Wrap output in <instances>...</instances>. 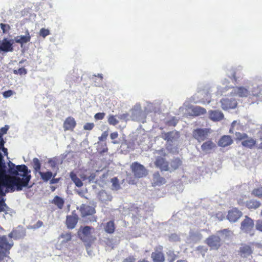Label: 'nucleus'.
<instances>
[{"mask_svg":"<svg viewBox=\"0 0 262 262\" xmlns=\"http://www.w3.org/2000/svg\"><path fill=\"white\" fill-rule=\"evenodd\" d=\"M8 172L11 175L6 174L5 166H0V182L11 192L15 190L21 191L24 187L28 186L31 176V171L25 165L16 166L11 162L8 163Z\"/></svg>","mask_w":262,"mask_h":262,"instance_id":"nucleus-1","label":"nucleus"},{"mask_svg":"<svg viewBox=\"0 0 262 262\" xmlns=\"http://www.w3.org/2000/svg\"><path fill=\"white\" fill-rule=\"evenodd\" d=\"M251 88L250 85L236 87H230L226 85L224 88H217L216 94L247 97L251 96Z\"/></svg>","mask_w":262,"mask_h":262,"instance_id":"nucleus-2","label":"nucleus"},{"mask_svg":"<svg viewBox=\"0 0 262 262\" xmlns=\"http://www.w3.org/2000/svg\"><path fill=\"white\" fill-rule=\"evenodd\" d=\"M13 245L12 242H10L6 236H0V262L8 256Z\"/></svg>","mask_w":262,"mask_h":262,"instance_id":"nucleus-3","label":"nucleus"},{"mask_svg":"<svg viewBox=\"0 0 262 262\" xmlns=\"http://www.w3.org/2000/svg\"><path fill=\"white\" fill-rule=\"evenodd\" d=\"M130 169L136 178H143L147 174V170L144 166L137 162H133L131 164Z\"/></svg>","mask_w":262,"mask_h":262,"instance_id":"nucleus-4","label":"nucleus"},{"mask_svg":"<svg viewBox=\"0 0 262 262\" xmlns=\"http://www.w3.org/2000/svg\"><path fill=\"white\" fill-rule=\"evenodd\" d=\"M165 156V153L164 154L163 157L157 156L154 162L155 166L162 171L169 170V162L166 160Z\"/></svg>","mask_w":262,"mask_h":262,"instance_id":"nucleus-5","label":"nucleus"},{"mask_svg":"<svg viewBox=\"0 0 262 262\" xmlns=\"http://www.w3.org/2000/svg\"><path fill=\"white\" fill-rule=\"evenodd\" d=\"M210 133V129L208 128H197L193 131L192 135L194 139L201 142L204 141Z\"/></svg>","mask_w":262,"mask_h":262,"instance_id":"nucleus-6","label":"nucleus"},{"mask_svg":"<svg viewBox=\"0 0 262 262\" xmlns=\"http://www.w3.org/2000/svg\"><path fill=\"white\" fill-rule=\"evenodd\" d=\"M92 229V228L89 226H85L83 228L80 236L83 242L91 244L96 240V237H93L91 234Z\"/></svg>","mask_w":262,"mask_h":262,"instance_id":"nucleus-7","label":"nucleus"},{"mask_svg":"<svg viewBox=\"0 0 262 262\" xmlns=\"http://www.w3.org/2000/svg\"><path fill=\"white\" fill-rule=\"evenodd\" d=\"M254 227V222L253 220L247 216H245V219L242 222L241 229L245 232L250 233L253 235L251 231Z\"/></svg>","mask_w":262,"mask_h":262,"instance_id":"nucleus-8","label":"nucleus"},{"mask_svg":"<svg viewBox=\"0 0 262 262\" xmlns=\"http://www.w3.org/2000/svg\"><path fill=\"white\" fill-rule=\"evenodd\" d=\"M230 231L228 229H225L217 232V236H214V249H217L221 245V238H224L230 235Z\"/></svg>","mask_w":262,"mask_h":262,"instance_id":"nucleus-9","label":"nucleus"},{"mask_svg":"<svg viewBox=\"0 0 262 262\" xmlns=\"http://www.w3.org/2000/svg\"><path fill=\"white\" fill-rule=\"evenodd\" d=\"M242 212L236 208H233L228 211L227 216L230 222L235 223L242 216Z\"/></svg>","mask_w":262,"mask_h":262,"instance_id":"nucleus-10","label":"nucleus"},{"mask_svg":"<svg viewBox=\"0 0 262 262\" xmlns=\"http://www.w3.org/2000/svg\"><path fill=\"white\" fill-rule=\"evenodd\" d=\"M220 103L222 108L224 110L229 108H234L236 107L237 104V101L234 99H229L228 98L222 99L220 101Z\"/></svg>","mask_w":262,"mask_h":262,"instance_id":"nucleus-11","label":"nucleus"},{"mask_svg":"<svg viewBox=\"0 0 262 262\" xmlns=\"http://www.w3.org/2000/svg\"><path fill=\"white\" fill-rule=\"evenodd\" d=\"M13 40H8L7 38H4L0 41V52H8L13 51Z\"/></svg>","mask_w":262,"mask_h":262,"instance_id":"nucleus-12","label":"nucleus"},{"mask_svg":"<svg viewBox=\"0 0 262 262\" xmlns=\"http://www.w3.org/2000/svg\"><path fill=\"white\" fill-rule=\"evenodd\" d=\"M76 122L75 119L72 117H67L63 124V127L64 131H73L76 126Z\"/></svg>","mask_w":262,"mask_h":262,"instance_id":"nucleus-13","label":"nucleus"},{"mask_svg":"<svg viewBox=\"0 0 262 262\" xmlns=\"http://www.w3.org/2000/svg\"><path fill=\"white\" fill-rule=\"evenodd\" d=\"M162 247L160 248L159 249L157 248L154 252H152L151 258L153 262H164L165 256L162 251Z\"/></svg>","mask_w":262,"mask_h":262,"instance_id":"nucleus-14","label":"nucleus"},{"mask_svg":"<svg viewBox=\"0 0 262 262\" xmlns=\"http://www.w3.org/2000/svg\"><path fill=\"white\" fill-rule=\"evenodd\" d=\"M80 212L82 217L93 215L96 213L95 208L86 204H82L80 207Z\"/></svg>","mask_w":262,"mask_h":262,"instance_id":"nucleus-15","label":"nucleus"},{"mask_svg":"<svg viewBox=\"0 0 262 262\" xmlns=\"http://www.w3.org/2000/svg\"><path fill=\"white\" fill-rule=\"evenodd\" d=\"M78 220V216L76 214H73L67 216L66 224L68 228L73 229L76 225Z\"/></svg>","mask_w":262,"mask_h":262,"instance_id":"nucleus-16","label":"nucleus"},{"mask_svg":"<svg viewBox=\"0 0 262 262\" xmlns=\"http://www.w3.org/2000/svg\"><path fill=\"white\" fill-rule=\"evenodd\" d=\"M30 40L31 35H30L28 31L26 32L25 35L17 36L14 38L15 42L19 43L21 45V47H22L24 43L29 42Z\"/></svg>","mask_w":262,"mask_h":262,"instance_id":"nucleus-17","label":"nucleus"},{"mask_svg":"<svg viewBox=\"0 0 262 262\" xmlns=\"http://www.w3.org/2000/svg\"><path fill=\"white\" fill-rule=\"evenodd\" d=\"M239 255L243 257H247L252 253L250 246L247 245H242L239 249Z\"/></svg>","mask_w":262,"mask_h":262,"instance_id":"nucleus-18","label":"nucleus"},{"mask_svg":"<svg viewBox=\"0 0 262 262\" xmlns=\"http://www.w3.org/2000/svg\"><path fill=\"white\" fill-rule=\"evenodd\" d=\"M166 180L164 178L161 177L159 172L157 171L153 174V185L160 186L164 184Z\"/></svg>","mask_w":262,"mask_h":262,"instance_id":"nucleus-19","label":"nucleus"},{"mask_svg":"<svg viewBox=\"0 0 262 262\" xmlns=\"http://www.w3.org/2000/svg\"><path fill=\"white\" fill-rule=\"evenodd\" d=\"M233 140L230 136H223L219 141L218 144L221 147H226L231 145Z\"/></svg>","mask_w":262,"mask_h":262,"instance_id":"nucleus-20","label":"nucleus"},{"mask_svg":"<svg viewBox=\"0 0 262 262\" xmlns=\"http://www.w3.org/2000/svg\"><path fill=\"white\" fill-rule=\"evenodd\" d=\"M256 141L255 139L248 136L242 141V145L247 148H252L256 145Z\"/></svg>","mask_w":262,"mask_h":262,"instance_id":"nucleus-21","label":"nucleus"},{"mask_svg":"<svg viewBox=\"0 0 262 262\" xmlns=\"http://www.w3.org/2000/svg\"><path fill=\"white\" fill-rule=\"evenodd\" d=\"M98 196L99 199L103 203L111 201L112 199V196L104 190L100 191L99 193Z\"/></svg>","mask_w":262,"mask_h":262,"instance_id":"nucleus-22","label":"nucleus"},{"mask_svg":"<svg viewBox=\"0 0 262 262\" xmlns=\"http://www.w3.org/2000/svg\"><path fill=\"white\" fill-rule=\"evenodd\" d=\"M51 203L56 206L58 209H62L64 204V201L61 197L56 195L52 200Z\"/></svg>","mask_w":262,"mask_h":262,"instance_id":"nucleus-23","label":"nucleus"},{"mask_svg":"<svg viewBox=\"0 0 262 262\" xmlns=\"http://www.w3.org/2000/svg\"><path fill=\"white\" fill-rule=\"evenodd\" d=\"M41 179L44 182H48L49 180H50L52 177H55L56 176V173L54 175L53 174L52 172L50 171H48L46 172H39V173Z\"/></svg>","mask_w":262,"mask_h":262,"instance_id":"nucleus-24","label":"nucleus"},{"mask_svg":"<svg viewBox=\"0 0 262 262\" xmlns=\"http://www.w3.org/2000/svg\"><path fill=\"white\" fill-rule=\"evenodd\" d=\"M105 231L109 234H112L115 230V225L114 221L107 222L104 226Z\"/></svg>","mask_w":262,"mask_h":262,"instance_id":"nucleus-25","label":"nucleus"},{"mask_svg":"<svg viewBox=\"0 0 262 262\" xmlns=\"http://www.w3.org/2000/svg\"><path fill=\"white\" fill-rule=\"evenodd\" d=\"M70 176L72 180V181L74 183L75 185L78 187H81L83 185V183L81 180L78 178L74 172H71L70 173Z\"/></svg>","mask_w":262,"mask_h":262,"instance_id":"nucleus-26","label":"nucleus"},{"mask_svg":"<svg viewBox=\"0 0 262 262\" xmlns=\"http://www.w3.org/2000/svg\"><path fill=\"white\" fill-rule=\"evenodd\" d=\"M261 203L259 201L255 200H251L246 203V206L249 209H256L259 207Z\"/></svg>","mask_w":262,"mask_h":262,"instance_id":"nucleus-27","label":"nucleus"},{"mask_svg":"<svg viewBox=\"0 0 262 262\" xmlns=\"http://www.w3.org/2000/svg\"><path fill=\"white\" fill-rule=\"evenodd\" d=\"M32 166L33 167L34 172L35 173H39V172H40L41 164L38 158H34L33 159Z\"/></svg>","mask_w":262,"mask_h":262,"instance_id":"nucleus-28","label":"nucleus"},{"mask_svg":"<svg viewBox=\"0 0 262 262\" xmlns=\"http://www.w3.org/2000/svg\"><path fill=\"white\" fill-rule=\"evenodd\" d=\"M213 147V143L211 141H208L204 143L202 146V150L206 154L208 153Z\"/></svg>","mask_w":262,"mask_h":262,"instance_id":"nucleus-29","label":"nucleus"},{"mask_svg":"<svg viewBox=\"0 0 262 262\" xmlns=\"http://www.w3.org/2000/svg\"><path fill=\"white\" fill-rule=\"evenodd\" d=\"M182 161L179 158L172 159L170 162L171 169L172 170H176L182 165Z\"/></svg>","mask_w":262,"mask_h":262,"instance_id":"nucleus-30","label":"nucleus"},{"mask_svg":"<svg viewBox=\"0 0 262 262\" xmlns=\"http://www.w3.org/2000/svg\"><path fill=\"white\" fill-rule=\"evenodd\" d=\"M192 112L195 116L204 114L206 113L205 108L200 106H195L192 108Z\"/></svg>","mask_w":262,"mask_h":262,"instance_id":"nucleus-31","label":"nucleus"},{"mask_svg":"<svg viewBox=\"0 0 262 262\" xmlns=\"http://www.w3.org/2000/svg\"><path fill=\"white\" fill-rule=\"evenodd\" d=\"M117 115H110L108 117V123L110 125L115 126L118 124L119 121L117 118Z\"/></svg>","mask_w":262,"mask_h":262,"instance_id":"nucleus-32","label":"nucleus"},{"mask_svg":"<svg viewBox=\"0 0 262 262\" xmlns=\"http://www.w3.org/2000/svg\"><path fill=\"white\" fill-rule=\"evenodd\" d=\"M60 238H63L62 243H66L71 240L72 235L70 232L62 233L60 235Z\"/></svg>","mask_w":262,"mask_h":262,"instance_id":"nucleus-33","label":"nucleus"},{"mask_svg":"<svg viewBox=\"0 0 262 262\" xmlns=\"http://www.w3.org/2000/svg\"><path fill=\"white\" fill-rule=\"evenodd\" d=\"M173 134V132H169L167 133H162L161 137L162 138L166 141H170L173 139L172 134Z\"/></svg>","mask_w":262,"mask_h":262,"instance_id":"nucleus-34","label":"nucleus"},{"mask_svg":"<svg viewBox=\"0 0 262 262\" xmlns=\"http://www.w3.org/2000/svg\"><path fill=\"white\" fill-rule=\"evenodd\" d=\"M251 89V96H258V94L260 93V89L258 86H254L253 84L250 85Z\"/></svg>","mask_w":262,"mask_h":262,"instance_id":"nucleus-35","label":"nucleus"},{"mask_svg":"<svg viewBox=\"0 0 262 262\" xmlns=\"http://www.w3.org/2000/svg\"><path fill=\"white\" fill-rule=\"evenodd\" d=\"M177 258V256L173 251H169L167 253V261L168 262H174Z\"/></svg>","mask_w":262,"mask_h":262,"instance_id":"nucleus-36","label":"nucleus"},{"mask_svg":"<svg viewBox=\"0 0 262 262\" xmlns=\"http://www.w3.org/2000/svg\"><path fill=\"white\" fill-rule=\"evenodd\" d=\"M224 118L223 114L219 111H214V121H220Z\"/></svg>","mask_w":262,"mask_h":262,"instance_id":"nucleus-37","label":"nucleus"},{"mask_svg":"<svg viewBox=\"0 0 262 262\" xmlns=\"http://www.w3.org/2000/svg\"><path fill=\"white\" fill-rule=\"evenodd\" d=\"M253 195L257 197L262 196V186L257 188L254 189L252 193Z\"/></svg>","mask_w":262,"mask_h":262,"instance_id":"nucleus-38","label":"nucleus"},{"mask_svg":"<svg viewBox=\"0 0 262 262\" xmlns=\"http://www.w3.org/2000/svg\"><path fill=\"white\" fill-rule=\"evenodd\" d=\"M39 35L43 38H45L46 36L50 34V31L48 29L45 28H41L39 31Z\"/></svg>","mask_w":262,"mask_h":262,"instance_id":"nucleus-39","label":"nucleus"},{"mask_svg":"<svg viewBox=\"0 0 262 262\" xmlns=\"http://www.w3.org/2000/svg\"><path fill=\"white\" fill-rule=\"evenodd\" d=\"M27 73V70L24 68H20L18 70H13V73L15 74L26 75Z\"/></svg>","mask_w":262,"mask_h":262,"instance_id":"nucleus-40","label":"nucleus"},{"mask_svg":"<svg viewBox=\"0 0 262 262\" xmlns=\"http://www.w3.org/2000/svg\"><path fill=\"white\" fill-rule=\"evenodd\" d=\"M215 216L219 221H222L223 219H225L227 216L226 215L225 213L219 211L216 213Z\"/></svg>","mask_w":262,"mask_h":262,"instance_id":"nucleus-41","label":"nucleus"},{"mask_svg":"<svg viewBox=\"0 0 262 262\" xmlns=\"http://www.w3.org/2000/svg\"><path fill=\"white\" fill-rule=\"evenodd\" d=\"M235 136L238 140H242V141L245 139V138L247 137L248 135L245 133H240L236 132Z\"/></svg>","mask_w":262,"mask_h":262,"instance_id":"nucleus-42","label":"nucleus"},{"mask_svg":"<svg viewBox=\"0 0 262 262\" xmlns=\"http://www.w3.org/2000/svg\"><path fill=\"white\" fill-rule=\"evenodd\" d=\"M0 26L3 30V33H6L10 29V27L8 24L1 23Z\"/></svg>","mask_w":262,"mask_h":262,"instance_id":"nucleus-43","label":"nucleus"},{"mask_svg":"<svg viewBox=\"0 0 262 262\" xmlns=\"http://www.w3.org/2000/svg\"><path fill=\"white\" fill-rule=\"evenodd\" d=\"M94 127V124L93 123H86L83 126L84 130H91Z\"/></svg>","mask_w":262,"mask_h":262,"instance_id":"nucleus-44","label":"nucleus"},{"mask_svg":"<svg viewBox=\"0 0 262 262\" xmlns=\"http://www.w3.org/2000/svg\"><path fill=\"white\" fill-rule=\"evenodd\" d=\"M105 114L104 113H98L94 116L96 120H102L104 118Z\"/></svg>","mask_w":262,"mask_h":262,"instance_id":"nucleus-45","label":"nucleus"},{"mask_svg":"<svg viewBox=\"0 0 262 262\" xmlns=\"http://www.w3.org/2000/svg\"><path fill=\"white\" fill-rule=\"evenodd\" d=\"M128 116L129 114L128 113H124L119 115L118 118L121 120L127 121L128 120Z\"/></svg>","mask_w":262,"mask_h":262,"instance_id":"nucleus-46","label":"nucleus"},{"mask_svg":"<svg viewBox=\"0 0 262 262\" xmlns=\"http://www.w3.org/2000/svg\"><path fill=\"white\" fill-rule=\"evenodd\" d=\"M229 77L231 79V80L233 81H236L237 78L235 76V73L234 70H232L230 72V73H228Z\"/></svg>","mask_w":262,"mask_h":262,"instance_id":"nucleus-47","label":"nucleus"},{"mask_svg":"<svg viewBox=\"0 0 262 262\" xmlns=\"http://www.w3.org/2000/svg\"><path fill=\"white\" fill-rule=\"evenodd\" d=\"M14 92L12 90H8L3 92V95L5 98H8L13 94Z\"/></svg>","mask_w":262,"mask_h":262,"instance_id":"nucleus-48","label":"nucleus"},{"mask_svg":"<svg viewBox=\"0 0 262 262\" xmlns=\"http://www.w3.org/2000/svg\"><path fill=\"white\" fill-rule=\"evenodd\" d=\"M136 258L134 256H129L126 258L124 259L122 262H135Z\"/></svg>","mask_w":262,"mask_h":262,"instance_id":"nucleus-49","label":"nucleus"},{"mask_svg":"<svg viewBox=\"0 0 262 262\" xmlns=\"http://www.w3.org/2000/svg\"><path fill=\"white\" fill-rule=\"evenodd\" d=\"M256 229L257 230L262 232V221L260 220H258L256 223Z\"/></svg>","mask_w":262,"mask_h":262,"instance_id":"nucleus-50","label":"nucleus"},{"mask_svg":"<svg viewBox=\"0 0 262 262\" xmlns=\"http://www.w3.org/2000/svg\"><path fill=\"white\" fill-rule=\"evenodd\" d=\"M111 182L113 183V185L115 187H119L118 180L117 178H114L112 179Z\"/></svg>","mask_w":262,"mask_h":262,"instance_id":"nucleus-51","label":"nucleus"},{"mask_svg":"<svg viewBox=\"0 0 262 262\" xmlns=\"http://www.w3.org/2000/svg\"><path fill=\"white\" fill-rule=\"evenodd\" d=\"M108 136V133L106 131L104 132L101 136L99 137V141H103L106 139L107 137Z\"/></svg>","mask_w":262,"mask_h":262,"instance_id":"nucleus-52","label":"nucleus"},{"mask_svg":"<svg viewBox=\"0 0 262 262\" xmlns=\"http://www.w3.org/2000/svg\"><path fill=\"white\" fill-rule=\"evenodd\" d=\"M43 225V223L41 221H38L37 223L33 225V229H37L40 228Z\"/></svg>","mask_w":262,"mask_h":262,"instance_id":"nucleus-53","label":"nucleus"},{"mask_svg":"<svg viewBox=\"0 0 262 262\" xmlns=\"http://www.w3.org/2000/svg\"><path fill=\"white\" fill-rule=\"evenodd\" d=\"M110 137L111 139L114 140L118 137V134L117 132H113L111 134Z\"/></svg>","mask_w":262,"mask_h":262,"instance_id":"nucleus-54","label":"nucleus"},{"mask_svg":"<svg viewBox=\"0 0 262 262\" xmlns=\"http://www.w3.org/2000/svg\"><path fill=\"white\" fill-rule=\"evenodd\" d=\"M59 178H55V177H52L50 180V184L57 183L59 182Z\"/></svg>","mask_w":262,"mask_h":262,"instance_id":"nucleus-55","label":"nucleus"},{"mask_svg":"<svg viewBox=\"0 0 262 262\" xmlns=\"http://www.w3.org/2000/svg\"><path fill=\"white\" fill-rule=\"evenodd\" d=\"M8 128L9 127L8 126H5V127L1 128V132L2 133V134H6Z\"/></svg>","mask_w":262,"mask_h":262,"instance_id":"nucleus-56","label":"nucleus"},{"mask_svg":"<svg viewBox=\"0 0 262 262\" xmlns=\"http://www.w3.org/2000/svg\"><path fill=\"white\" fill-rule=\"evenodd\" d=\"M257 136L260 140H262V125L260 126L259 130L257 133Z\"/></svg>","mask_w":262,"mask_h":262,"instance_id":"nucleus-57","label":"nucleus"},{"mask_svg":"<svg viewBox=\"0 0 262 262\" xmlns=\"http://www.w3.org/2000/svg\"><path fill=\"white\" fill-rule=\"evenodd\" d=\"M105 148H103V149L101 151V152H106L108 150L106 143L104 144Z\"/></svg>","mask_w":262,"mask_h":262,"instance_id":"nucleus-58","label":"nucleus"},{"mask_svg":"<svg viewBox=\"0 0 262 262\" xmlns=\"http://www.w3.org/2000/svg\"><path fill=\"white\" fill-rule=\"evenodd\" d=\"M137 262H149V261L145 259H140Z\"/></svg>","mask_w":262,"mask_h":262,"instance_id":"nucleus-59","label":"nucleus"},{"mask_svg":"<svg viewBox=\"0 0 262 262\" xmlns=\"http://www.w3.org/2000/svg\"><path fill=\"white\" fill-rule=\"evenodd\" d=\"M236 123H237L236 121H234L232 123V124H231L232 128H233V127L235 125V124H236Z\"/></svg>","mask_w":262,"mask_h":262,"instance_id":"nucleus-60","label":"nucleus"},{"mask_svg":"<svg viewBox=\"0 0 262 262\" xmlns=\"http://www.w3.org/2000/svg\"><path fill=\"white\" fill-rule=\"evenodd\" d=\"M213 113V112L212 111H210V118L211 120H213V117L211 116V114Z\"/></svg>","mask_w":262,"mask_h":262,"instance_id":"nucleus-61","label":"nucleus"},{"mask_svg":"<svg viewBox=\"0 0 262 262\" xmlns=\"http://www.w3.org/2000/svg\"><path fill=\"white\" fill-rule=\"evenodd\" d=\"M98 76L101 79V80L102 79L103 77H102V75L101 74H98Z\"/></svg>","mask_w":262,"mask_h":262,"instance_id":"nucleus-62","label":"nucleus"},{"mask_svg":"<svg viewBox=\"0 0 262 262\" xmlns=\"http://www.w3.org/2000/svg\"><path fill=\"white\" fill-rule=\"evenodd\" d=\"M97 217L95 216H93V221H96Z\"/></svg>","mask_w":262,"mask_h":262,"instance_id":"nucleus-63","label":"nucleus"},{"mask_svg":"<svg viewBox=\"0 0 262 262\" xmlns=\"http://www.w3.org/2000/svg\"><path fill=\"white\" fill-rule=\"evenodd\" d=\"M177 262H186L185 260H178Z\"/></svg>","mask_w":262,"mask_h":262,"instance_id":"nucleus-64","label":"nucleus"}]
</instances>
